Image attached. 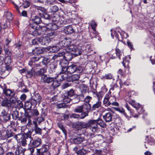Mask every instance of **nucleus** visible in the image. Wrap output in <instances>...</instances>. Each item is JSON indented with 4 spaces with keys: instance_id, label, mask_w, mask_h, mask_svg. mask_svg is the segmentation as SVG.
Segmentation results:
<instances>
[{
    "instance_id": "obj_58",
    "label": "nucleus",
    "mask_w": 155,
    "mask_h": 155,
    "mask_svg": "<svg viewBox=\"0 0 155 155\" xmlns=\"http://www.w3.org/2000/svg\"><path fill=\"white\" fill-rule=\"evenodd\" d=\"M137 112L139 114H143L144 111V110L143 109L140 107V106L137 109Z\"/></svg>"
},
{
    "instance_id": "obj_10",
    "label": "nucleus",
    "mask_w": 155,
    "mask_h": 155,
    "mask_svg": "<svg viewBox=\"0 0 155 155\" xmlns=\"http://www.w3.org/2000/svg\"><path fill=\"white\" fill-rule=\"evenodd\" d=\"M41 99V96L38 93H35L34 96L32 97L31 99V102L35 104H36L37 103H40Z\"/></svg>"
},
{
    "instance_id": "obj_48",
    "label": "nucleus",
    "mask_w": 155,
    "mask_h": 155,
    "mask_svg": "<svg viewBox=\"0 0 155 155\" xmlns=\"http://www.w3.org/2000/svg\"><path fill=\"white\" fill-rule=\"evenodd\" d=\"M44 73L45 69L43 68H41L36 72V74L38 75H41L42 76L44 75Z\"/></svg>"
},
{
    "instance_id": "obj_36",
    "label": "nucleus",
    "mask_w": 155,
    "mask_h": 155,
    "mask_svg": "<svg viewBox=\"0 0 155 155\" xmlns=\"http://www.w3.org/2000/svg\"><path fill=\"white\" fill-rule=\"evenodd\" d=\"M49 50L53 52H56L59 50V48L57 46H53L49 47Z\"/></svg>"
},
{
    "instance_id": "obj_1",
    "label": "nucleus",
    "mask_w": 155,
    "mask_h": 155,
    "mask_svg": "<svg viewBox=\"0 0 155 155\" xmlns=\"http://www.w3.org/2000/svg\"><path fill=\"white\" fill-rule=\"evenodd\" d=\"M62 71L67 72L68 74H71L75 72L78 73H81L83 70L82 68L80 66L77 67L74 64H72L66 68V67H63L62 68Z\"/></svg>"
},
{
    "instance_id": "obj_31",
    "label": "nucleus",
    "mask_w": 155,
    "mask_h": 155,
    "mask_svg": "<svg viewBox=\"0 0 155 155\" xmlns=\"http://www.w3.org/2000/svg\"><path fill=\"white\" fill-rule=\"evenodd\" d=\"M129 102L130 105L135 108L136 109H137L140 106L139 103H136L135 101L134 100L129 101Z\"/></svg>"
},
{
    "instance_id": "obj_47",
    "label": "nucleus",
    "mask_w": 155,
    "mask_h": 155,
    "mask_svg": "<svg viewBox=\"0 0 155 155\" xmlns=\"http://www.w3.org/2000/svg\"><path fill=\"white\" fill-rule=\"evenodd\" d=\"M57 106L59 108H66L68 107V105L65 104V103H59L57 104Z\"/></svg>"
},
{
    "instance_id": "obj_60",
    "label": "nucleus",
    "mask_w": 155,
    "mask_h": 155,
    "mask_svg": "<svg viewBox=\"0 0 155 155\" xmlns=\"http://www.w3.org/2000/svg\"><path fill=\"white\" fill-rule=\"evenodd\" d=\"M8 27V25L6 23L2 22L1 24V27L0 28L5 29Z\"/></svg>"
},
{
    "instance_id": "obj_33",
    "label": "nucleus",
    "mask_w": 155,
    "mask_h": 155,
    "mask_svg": "<svg viewBox=\"0 0 155 155\" xmlns=\"http://www.w3.org/2000/svg\"><path fill=\"white\" fill-rule=\"evenodd\" d=\"M91 25L93 30L94 31V32L93 33H94L95 34V36H96L97 35V34L96 33V31H95V28L97 25L94 21H92L91 22Z\"/></svg>"
},
{
    "instance_id": "obj_61",
    "label": "nucleus",
    "mask_w": 155,
    "mask_h": 155,
    "mask_svg": "<svg viewBox=\"0 0 155 155\" xmlns=\"http://www.w3.org/2000/svg\"><path fill=\"white\" fill-rule=\"evenodd\" d=\"M112 75L111 74H106L104 77V78H105L106 79H110L112 78Z\"/></svg>"
},
{
    "instance_id": "obj_38",
    "label": "nucleus",
    "mask_w": 155,
    "mask_h": 155,
    "mask_svg": "<svg viewBox=\"0 0 155 155\" xmlns=\"http://www.w3.org/2000/svg\"><path fill=\"white\" fill-rule=\"evenodd\" d=\"M63 102L66 104L69 103L71 101V99L69 98V96L67 95H64L63 96Z\"/></svg>"
},
{
    "instance_id": "obj_45",
    "label": "nucleus",
    "mask_w": 155,
    "mask_h": 155,
    "mask_svg": "<svg viewBox=\"0 0 155 155\" xmlns=\"http://www.w3.org/2000/svg\"><path fill=\"white\" fill-rule=\"evenodd\" d=\"M25 106L27 110H30L31 108V103L29 102H26L25 103Z\"/></svg>"
},
{
    "instance_id": "obj_9",
    "label": "nucleus",
    "mask_w": 155,
    "mask_h": 155,
    "mask_svg": "<svg viewBox=\"0 0 155 155\" xmlns=\"http://www.w3.org/2000/svg\"><path fill=\"white\" fill-rule=\"evenodd\" d=\"M0 116L2 118L4 121H5L9 120L11 118L10 114L4 110H3L1 111Z\"/></svg>"
},
{
    "instance_id": "obj_64",
    "label": "nucleus",
    "mask_w": 155,
    "mask_h": 155,
    "mask_svg": "<svg viewBox=\"0 0 155 155\" xmlns=\"http://www.w3.org/2000/svg\"><path fill=\"white\" fill-rule=\"evenodd\" d=\"M12 136V134L11 131H7L6 135V137L7 138H9Z\"/></svg>"
},
{
    "instance_id": "obj_63",
    "label": "nucleus",
    "mask_w": 155,
    "mask_h": 155,
    "mask_svg": "<svg viewBox=\"0 0 155 155\" xmlns=\"http://www.w3.org/2000/svg\"><path fill=\"white\" fill-rule=\"evenodd\" d=\"M129 63V61L128 60H127L126 59H124L122 62V64L124 67H126V64H128Z\"/></svg>"
},
{
    "instance_id": "obj_44",
    "label": "nucleus",
    "mask_w": 155,
    "mask_h": 155,
    "mask_svg": "<svg viewBox=\"0 0 155 155\" xmlns=\"http://www.w3.org/2000/svg\"><path fill=\"white\" fill-rule=\"evenodd\" d=\"M52 86L54 88L58 87L60 85V83L57 81L54 80V81H52Z\"/></svg>"
},
{
    "instance_id": "obj_27",
    "label": "nucleus",
    "mask_w": 155,
    "mask_h": 155,
    "mask_svg": "<svg viewBox=\"0 0 155 155\" xmlns=\"http://www.w3.org/2000/svg\"><path fill=\"white\" fill-rule=\"evenodd\" d=\"M71 42V40L70 38L65 39L64 40L61 41V43L64 44H62L63 46L64 47L70 45Z\"/></svg>"
},
{
    "instance_id": "obj_8",
    "label": "nucleus",
    "mask_w": 155,
    "mask_h": 155,
    "mask_svg": "<svg viewBox=\"0 0 155 155\" xmlns=\"http://www.w3.org/2000/svg\"><path fill=\"white\" fill-rule=\"evenodd\" d=\"M89 129L93 132H96L98 129V127L94 120H88Z\"/></svg>"
},
{
    "instance_id": "obj_29",
    "label": "nucleus",
    "mask_w": 155,
    "mask_h": 155,
    "mask_svg": "<svg viewBox=\"0 0 155 155\" xmlns=\"http://www.w3.org/2000/svg\"><path fill=\"white\" fill-rule=\"evenodd\" d=\"M66 72H63L61 70L60 72V74H59L58 77L60 75L62 80H65L68 78V74L67 73V74Z\"/></svg>"
},
{
    "instance_id": "obj_55",
    "label": "nucleus",
    "mask_w": 155,
    "mask_h": 155,
    "mask_svg": "<svg viewBox=\"0 0 155 155\" xmlns=\"http://www.w3.org/2000/svg\"><path fill=\"white\" fill-rule=\"evenodd\" d=\"M38 25L33 21L32 24H31L30 25V27L34 29L35 30L37 29L36 28L37 27Z\"/></svg>"
},
{
    "instance_id": "obj_53",
    "label": "nucleus",
    "mask_w": 155,
    "mask_h": 155,
    "mask_svg": "<svg viewBox=\"0 0 155 155\" xmlns=\"http://www.w3.org/2000/svg\"><path fill=\"white\" fill-rule=\"evenodd\" d=\"M117 111L120 113L123 114L124 115L126 114L125 112V110L123 108H115Z\"/></svg>"
},
{
    "instance_id": "obj_11",
    "label": "nucleus",
    "mask_w": 155,
    "mask_h": 155,
    "mask_svg": "<svg viewBox=\"0 0 155 155\" xmlns=\"http://www.w3.org/2000/svg\"><path fill=\"white\" fill-rule=\"evenodd\" d=\"M39 44L47 45L50 42V38L48 37H45L39 38Z\"/></svg>"
},
{
    "instance_id": "obj_24",
    "label": "nucleus",
    "mask_w": 155,
    "mask_h": 155,
    "mask_svg": "<svg viewBox=\"0 0 155 155\" xmlns=\"http://www.w3.org/2000/svg\"><path fill=\"white\" fill-rule=\"evenodd\" d=\"M101 102L99 98H98V100L94 104L92 107L91 109L92 110H94L96 109L99 108L101 106Z\"/></svg>"
},
{
    "instance_id": "obj_22",
    "label": "nucleus",
    "mask_w": 155,
    "mask_h": 155,
    "mask_svg": "<svg viewBox=\"0 0 155 155\" xmlns=\"http://www.w3.org/2000/svg\"><path fill=\"white\" fill-rule=\"evenodd\" d=\"M94 120L96 121V122L97 125H99L101 127L103 128H104L106 127V123L101 119L99 118Z\"/></svg>"
},
{
    "instance_id": "obj_42",
    "label": "nucleus",
    "mask_w": 155,
    "mask_h": 155,
    "mask_svg": "<svg viewBox=\"0 0 155 155\" xmlns=\"http://www.w3.org/2000/svg\"><path fill=\"white\" fill-rule=\"evenodd\" d=\"M33 21L38 25V24L40 23L41 21V18L40 17L38 16H35Z\"/></svg>"
},
{
    "instance_id": "obj_34",
    "label": "nucleus",
    "mask_w": 155,
    "mask_h": 155,
    "mask_svg": "<svg viewBox=\"0 0 155 155\" xmlns=\"http://www.w3.org/2000/svg\"><path fill=\"white\" fill-rule=\"evenodd\" d=\"M9 101H10V104H11V107H13L14 106L17 102V99L14 97L10 98Z\"/></svg>"
},
{
    "instance_id": "obj_35",
    "label": "nucleus",
    "mask_w": 155,
    "mask_h": 155,
    "mask_svg": "<svg viewBox=\"0 0 155 155\" xmlns=\"http://www.w3.org/2000/svg\"><path fill=\"white\" fill-rule=\"evenodd\" d=\"M35 147H31L29 148L28 150L30 152V154L31 155H35L36 154L37 152V149H36V150H35Z\"/></svg>"
},
{
    "instance_id": "obj_57",
    "label": "nucleus",
    "mask_w": 155,
    "mask_h": 155,
    "mask_svg": "<svg viewBox=\"0 0 155 155\" xmlns=\"http://www.w3.org/2000/svg\"><path fill=\"white\" fill-rule=\"evenodd\" d=\"M92 98L89 96H87L84 99V101L86 103H89L92 99Z\"/></svg>"
},
{
    "instance_id": "obj_12",
    "label": "nucleus",
    "mask_w": 155,
    "mask_h": 155,
    "mask_svg": "<svg viewBox=\"0 0 155 155\" xmlns=\"http://www.w3.org/2000/svg\"><path fill=\"white\" fill-rule=\"evenodd\" d=\"M41 80L44 83L49 84L54 81V78L48 76L46 74H44L41 76Z\"/></svg>"
},
{
    "instance_id": "obj_13",
    "label": "nucleus",
    "mask_w": 155,
    "mask_h": 155,
    "mask_svg": "<svg viewBox=\"0 0 155 155\" xmlns=\"http://www.w3.org/2000/svg\"><path fill=\"white\" fill-rule=\"evenodd\" d=\"M32 142H31L30 146L34 147H36L39 146L41 143L42 141L41 139L37 137L34 140H32Z\"/></svg>"
},
{
    "instance_id": "obj_20",
    "label": "nucleus",
    "mask_w": 155,
    "mask_h": 155,
    "mask_svg": "<svg viewBox=\"0 0 155 155\" xmlns=\"http://www.w3.org/2000/svg\"><path fill=\"white\" fill-rule=\"evenodd\" d=\"M84 138L81 137H78L72 139V142L74 144H79L81 143L84 140Z\"/></svg>"
},
{
    "instance_id": "obj_41",
    "label": "nucleus",
    "mask_w": 155,
    "mask_h": 155,
    "mask_svg": "<svg viewBox=\"0 0 155 155\" xmlns=\"http://www.w3.org/2000/svg\"><path fill=\"white\" fill-rule=\"evenodd\" d=\"M4 50L5 51L6 58L7 57H11L10 56L11 55V54L10 51L8 49L7 47H4Z\"/></svg>"
},
{
    "instance_id": "obj_7",
    "label": "nucleus",
    "mask_w": 155,
    "mask_h": 155,
    "mask_svg": "<svg viewBox=\"0 0 155 155\" xmlns=\"http://www.w3.org/2000/svg\"><path fill=\"white\" fill-rule=\"evenodd\" d=\"M48 28L45 26H43L41 28L34 30L32 32L33 36H37L44 34L47 31Z\"/></svg>"
},
{
    "instance_id": "obj_19",
    "label": "nucleus",
    "mask_w": 155,
    "mask_h": 155,
    "mask_svg": "<svg viewBox=\"0 0 155 155\" xmlns=\"http://www.w3.org/2000/svg\"><path fill=\"white\" fill-rule=\"evenodd\" d=\"M64 31L67 34H69L74 32V30L71 25L65 27L64 29Z\"/></svg>"
},
{
    "instance_id": "obj_28",
    "label": "nucleus",
    "mask_w": 155,
    "mask_h": 155,
    "mask_svg": "<svg viewBox=\"0 0 155 155\" xmlns=\"http://www.w3.org/2000/svg\"><path fill=\"white\" fill-rule=\"evenodd\" d=\"M68 62L66 59H62L60 62V64L62 67H66V66L68 64Z\"/></svg>"
},
{
    "instance_id": "obj_15",
    "label": "nucleus",
    "mask_w": 155,
    "mask_h": 155,
    "mask_svg": "<svg viewBox=\"0 0 155 155\" xmlns=\"http://www.w3.org/2000/svg\"><path fill=\"white\" fill-rule=\"evenodd\" d=\"M3 92L5 95L8 97H12L15 94L14 91L10 89H4Z\"/></svg>"
},
{
    "instance_id": "obj_3",
    "label": "nucleus",
    "mask_w": 155,
    "mask_h": 155,
    "mask_svg": "<svg viewBox=\"0 0 155 155\" xmlns=\"http://www.w3.org/2000/svg\"><path fill=\"white\" fill-rule=\"evenodd\" d=\"M12 70L11 67L8 65L1 67L0 68V77L4 78L9 74Z\"/></svg>"
},
{
    "instance_id": "obj_32",
    "label": "nucleus",
    "mask_w": 155,
    "mask_h": 155,
    "mask_svg": "<svg viewBox=\"0 0 155 155\" xmlns=\"http://www.w3.org/2000/svg\"><path fill=\"white\" fill-rule=\"evenodd\" d=\"M21 0H16L15 1V2H12L13 4L15 5L17 10L18 12L20 14V12L19 10V8L18 6L21 4Z\"/></svg>"
},
{
    "instance_id": "obj_40",
    "label": "nucleus",
    "mask_w": 155,
    "mask_h": 155,
    "mask_svg": "<svg viewBox=\"0 0 155 155\" xmlns=\"http://www.w3.org/2000/svg\"><path fill=\"white\" fill-rule=\"evenodd\" d=\"M63 57V58H65L64 53V52L57 53L56 54L53 56L51 58H56L60 57Z\"/></svg>"
},
{
    "instance_id": "obj_46",
    "label": "nucleus",
    "mask_w": 155,
    "mask_h": 155,
    "mask_svg": "<svg viewBox=\"0 0 155 155\" xmlns=\"http://www.w3.org/2000/svg\"><path fill=\"white\" fill-rule=\"evenodd\" d=\"M30 5V2L28 1H26L24 2L22 5V6L24 8H26L29 7Z\"/></svg>"
},
{
    "instance_id": "obj_30",
    "label": "nucleus",
    "mask_w": 155,
    "mask_h": 155,
    "mask_svg": "<svg viewBox=\"0 0 155 155\" xmlns=\"http://www.w3.org/2000/svg\"><path fill=\"white\" fill-rule=\"evenodd\" d=\"M90 110H84L83 111L81 114L80 115V118L84 119L86 116H87L88 115V112Z\"/></svg>"
},
{
    "instance_id": "obj_37",
    "label": "nucleus",
    "mask_w": 155,
    "mask_h": 155,
    "mask_svg": "<svg viewBox=\"0 0 155 155\" xmlns=\"http://www.w3.org/2000/svg\"><path fill=\"white\" fill-rule=\"evenodd\" d=\"M72 81H77L80 78V75L78 74H75L72 75L70 77Z\"/></svg>"
},
{
    "instance_id": "obj_16",
    "label": "nucleus",
    "mask_w": 155,
    "mask_h": 155,
    "mask_svg": "<svg viewBox=\"0 0 155 155\" xmlns=\"http://www.w3.org/2000/svg\"><path fill=\"white\" fill-rule=\"evenodd\" d=\"M48 146L46 145H43L41 148L37 149V153L35 155H40V154L42 153H44L47 151H48Z\"/></svg>"
},
{
    "instance_id": "obj_62",
    "label": "nucleus",
    "mask_w": 155,
    "mask_h": 155,
    "mask_svg": "<svg viewBox=\"0 0 155 155\" xmlns=\"http://www.w3.org/2000/svg\"><path fill=\"white\" fill-rule=\"evenodd\" d=\"M6 18L7 19L9 20H12V17L11 13L10 12H8L6 14Z\"/></svg>"
},
{
    "instance_id": "obj_26",
    "label": "nucleus",
    "mask_w": 155,
    "mask_h": 155,
    "mask_svg": "<svg viewBox=\"0 0 155 155\" xmlns=\"http://www.w3.org/2000/svg\"><path fill=\"white\" fill-rule=\"evenodd\" d=\"M23 149L21 146L17 147H15L14 150L15 152L16 155H19L20 154L23 153Z\"/></svg>"
},
{
    "instance_id": "obj_17",
    "label": "nucleus",
    "mask_w": 155,
    "mask_h": 155,
    "mask_svg": "<svg viewBox=\"0 0 155 155\" xmlns=\"http://www.w3.org/2000/svg\"><path fill=\"white\" fill-rule=\"evenodd\" d=\"M89 147V146L87 144L84 146L82 149L77 152V155H84L86 153L87 150L85 149V147L88 148Z\"/></svg>"
},
{
    "instance_id": "obj_59",
    "label": "nucleus",
    "mask_w": 155,
    "mask_h": 155,
    "mask_svg": "<svg viewBox=\"0 0 155 155\" xmlns=\"http://www.w3.org/2000/svg\"><path fill=\"white\" fill-rule=\"evenodd\" d=\"M39 38L34 39L32 41V43L33 45L38 44H39Z\"/></svg>"
},
{
    "instance_id": "obj_52",
    "label": "nucleus",
    "mask_w": 155,
    "mask_h": 155,
    "mask_svg": "<svg viewBox=\"0 0 155 155\" xmlns=\"http://www.w3.org/2000/svg\"><path fill=\"white\" fill-rule=\"evenodd\" d=\"M35 131L36 133L37 134H41V129L40 128L38 127L37 125L35 123Z\"/></svg>"
},
{
    "instance_id": "obj_49",
    "label": "nucleus",
    "mask_w": 155,
    "mask_h": 155,
    "mask_svg": "<svg viewBox=\"0 0 155 155\" xmlns=\"http://www.w3.org/2000/svg\"><path fill=\"white\" fill-rule=\"evenodd\" d=\"M46 34L48 36L47 37H52L55 35V33L54 31L51 30V31H48Z\"/></svg>"
},
{
    "instance_id": "obj_54",
    "label": "nucleus",
    "mask_w": 155,
    "mask_h": 155,
    "mask_svg": "<svg viewBox=\"0 0 155 155\" xmlns=\"http://www.w3.org/2000/svg\"><path fill=\"white\" fill-rule=\"evenodd\" d=\"M116 54L117 57L119 58L121 57L122 54L121 53L120 50L117 48L116 49Z\"/></svg>"
},
{
    "instance_id": "obj_18",
    "label": "nucleus",
    "mask_w": 155,
    "mask_h": 155,
    "mask_svg": "<svg viewBox=\"0 0 155 155\" xmlns=\"http://www.w3.org/2000/svg\"><path fill=\"white\" fill-rule=\"evenodd\" d=\"M43 49L41 47H37L33 49L32 53L35 55L42 54L43 52Z\"/></svg>"
},
{
    "instance_id": "obj_43",
    "label": "nucleus",
    "mask_w": 155,
    "mask_h": 155,
    "mask_svg": "<svg viewBox=\"0 0 155 155\" xmlns=\"http://www.w3.org/2000/svg\"><path fill=\"white\" fill-rule=\"evenodd\" d=\"M50 9L52 12H55L58 11V8L56 5H53L50 7Z\"/></svg>"
},
{
    "instance_id": "obj_51",
    "label": "nucleus",
    "mask_w": 155,
    "mask_h": 155,
    "mask_svg": "<svg viewBox=\"0 0 155 155\" xmlns=\"http://www.w3.org/2000/svg\"><path fill=\"white\" fill-rule=\"evenodd\" d=\"M74 91L73 90L71 89L68 91L67 95L69 97H71L74 96Z\"/></svg>"
},
{
    "instance_id": "obj_25",
    "label": "nucleus",
    "mask_w": 155,
    "mask_h": 155,
    "mask_svg": "<svg viewBox=\"0 0 155 155\" xmlns=\"http://www.w3.org/2000/svg\"><path fill=\"white\" fill-rule=\"evenodd\" d=\"M45 24L46 25H49V27H48L49 29H52L53 31H54V30H56L58 28V26L55 24L49 23H47Z\"/></svg>"
},
{
    "instance_id": "obj_21",
    "label": "nucleus",
    "mask_w": 155,
    "mask_h": 155,
    "mask_svg": "<svg viewBox=\"0 0 155 155\" xmlns=\"http://www.w3.org/2000/svg\"><path fill=\"white\" fill-rule=\"evenodd\" d=\"M1 105L3 107H5L8 108H9L11 107V104H10L9 100L6 99L3 100L1 103Z\"/></svg>"
},
{
    "instance_id": "obj_5",
    "label": "nucleus",
    "mask_w": 155,
    "mask_h": 155,
    "mask_svg": "<svg viewBox=\"0 0 155 155\" xmlns=\"http://www.w3.org/2000/svg\"><path fill=\"white\" fill-rule=\"evenodd\" d=\"M114 99H116V98L108 94H106L104 98L103 104L105 107L111 106V103Z\"/></svg>"
},
{
    "instance_id": "obj_39",
    "label": "nucleus",
    "mask_w": 155,
    "mask_h": 155,
    "mask_svg": "<svg viewBox=\"0 0 155 155\" xmlns=\"http://www.w3.org/2000/svg\"><path fill=\"white\" fill-rule=\"evenodd\" d=\"M27 74L30 77L34 76L36 73H35V70L33 68L29 71H27Z\"/></svg>"
},
{
    "instance_id": "obj_14",
    "label": "nucleus",
    "mask_w": 155,
    "mask_h": 155,
    "mask_svg": "<svg viewBox=\"0 0 155 155\" xmlns=\"http://www.w3.org/2000/svg\"><path fill=\"white\" fill-rule=\"evenodd\" d=\"M113 115L110 112L106 113L103 116L104 120L106 122H109L112 121Z\"/></svg>"
},
{
    "instance_id": "obj_2",
    "label": "nucleus",
    "mask_w": 155,
    "mask_h": 155,
    "mask_svg": "<svg viewBox=\"0 0 155 155\" xmlns=\"http://www.w3.org/2000/svg\"><path fill=\"white\" fill-rule=\"evenodd\" d=\"M81 47L77 45H71L67 47L66 49L67 52L71 53L72 54V58L75 57L81 54Z\"/></svg>"
},
{
    "instance_id": "obj_50",
    "label": "nucleus",
    "mask_w": 155,
    "mask_h": 155,
    "mask_svg": "<svg viewBox=\"0 0 155 155\" xmlns=\"http://www.w3.org/2000/svg\"><path fill=\"white\" fill-rule=\"evenodd\" d=\"M80 126L83 128H89V125L88 121V123H81L80 124Z\"/></svg>"
},
{
    "instance_id": "obj_23",
    "label": "nucleus",
    "mask_w": 155,
    "mask_h": 155,
    "mask_svg": "<svg viewBox=\"0 0 155 155\" xmlns=\"http://www.w3.org/2000/svg\"><path fill=\"white\" fill-rule=\"evenodd\" d=\"M79 88L82 94H84L86 93L88 89L87 87L84 84H81L79 85Z\"/></svg>"
},
{
    "instance_id": "obj_56",
    "label": "nucleus",
    "mask_w": 155,
    "mask_h": 155,
    "mask_svg": "<svg viewBox=\"0 0 155 155\" xmlns=\"http://www.w3.org/2000/svg\"><path fill=\"white\" fill-rule=\"evenodd\" d=\"M44 18V20H47L48 21H50V16L49 15L46 13H45L43 15Z\"/></svg>"
},
{
    "instance_id": "obj_4",
    "label": "nucleus",
    "mask_w": 155,
    "mask_h": 155,
    "mask_svg": "<svg viewBox=\"0 0 155 155\" xmlns=\"http://www.w3.org/2000/svg\"><path fill=\"white\" fill-rule=\"evenodd\" d=\"M33 138L31 137L30 133L27 134L21 141V145L25 147L28 144L29 146Z\"/></svg>"
},
{
    "instance_id": "obj_6",
    "label": "nucleus",
    "mask_w": 155,
    "mask_h": 155,
    "mask_svg": "<svg viewBox=\"0 0 155 155\" xmlns=\"http://www.w3.org/2000/svg\"><path fill=\"white\" fill-rule=\"evenodd\" d=\"M90 108L91 105L90 104H84L82 105L78 106L76 107L74 109V111L76 112L81 113L84 110H90Z\"/></svg>"
}]
</instances>
